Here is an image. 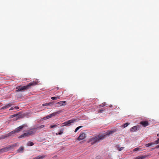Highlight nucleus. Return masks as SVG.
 Segmentation results:
<instances>
[{"label":"nucleus","instance_id":"obj_34","mask_svg":"<svg viewBox=\"0 0 159 159\" xmlns=\"http://www.w3.org/2000/svg\"><path fill=\"white\" fill-rule=\"evenodd\" d=\"M15 108L16 109H19V107H15Z\"/></svg>","mask_w":159,"mask_h":159},{"label":"nucleus","instance_id":"obj_22","mask_svg":"<svg viewBox=\"0 0 159 159\" xmlns=\"http://www.w3.org/2000/svg\"><path fill=\"white\" fill-rule=\"evenodd\" d=\"M27 144L28 146H32L34 145V143L31 142H29Z\"/></svg>","mask_w":159,"mask_h":159},{"label":"nucleus","instance_id":"obj_32","mask_svg":"<svg viewBox=\"0 0 159 159\" xmlns=\"http://www.w3.org/2000/svg\"><path fill=\"white\" fill-rule=\"evenodd\" d=\"M103 110H100L98 111V113H101L103 111Z\"/></svg>","mask_w":159,"mask_h":159},{"label":"nucleus","instance_id":"obj_11","mask_svg":"<svg viewBox=\"0 0 159 159\" xmlns=\"http://www.w3.org/2000/svg\"><path fill=\"white\" fill-rule=\"evenodd\" d=\"M62 112V111L61 110H59L58 111H57L56 112H53L50 115L52 116V117L55 116L56 115L59 114L60 113H61Z\"/></svg>","mask_w":159,"mask_h":159},{"label":"nucleus","instance_id":"obj_5","mask_svg":"<svg viewBox=\"0 0 159 159\" xmlns=\"http://www.w3.org/2000/svg\"><path fill=\"white\" fill-rule=\"evenodd\" d=\"M16 131L15 130L12 131L11 132H10L9 133H8V134L6 135V136H4V137H2V138H4L6 137H9V136H13L16 134Z\"/></svg>","mask_w":159,"mask_h":159},{"label":"nucleus","instance_id":"obj_23","mask_svg":"<svg viewBox=\"0 0 159 159\" xmlns=\"http://www.w3.org/2000/svg\"><path fill=\"white\" fill-rule=\"evenodd\" d=\"M52 117V116H51V115L50 114L47 116H46V117H45V118L46 119H48L49 118H51Z\"/></svg>","mask_w":159,"mask_h":159},{"label":"nucleus","instance_id":"obj_26","mask_svg":"<svg viewBox=\"0 0 159 159\" xmlns=\"http://www.w3.org/2000/svg\"><path fill=\"white\" fill-rule=\"evenodd\" d=\"M139 150V148H134L133 151L134 152H135V151H138Z\"/></svg>","mask_w":159,"mask_h":159},{"label":"nucleus","instance_id":"obj_9","mask_svg":"<svg viewBox=\"0 0 159 159\" xmlns=\"http://www.w3.org/2000/svg\"><path fill=\"white\" fill-rule=\"evenodd\" d=\"M24 126L25 125H23L20 126L18 127V128H16L15 130L16 133L19 132L23 129V128Z\"/></svg>","mask_w":159,"mask_h":159},{"label":"nucleus","instance_id":"obj_4","mask_svg":"<svg viewBox=\"0 0 159 159\" xmlns=\"http://www.w3.org/2000/svg\"><path fill=\"white\" fill-rule=\"evenodd\" d=\"M76 121L75 119H72L67 120L61 124V126L63 127L65 126H70Z\"/></svg>","mask_w":159,"mask_h":159},{"label":"nucleus","instance_id":"obj_40","mask_svg":"<svg viewBox=\"0 0 159 159\" xmlns=\"http://www.w3.org/2000/svg\"><path fill=\"white\" fill-rule=\"evenodd\" d=\"M83 127L82 126H80V128H81V127Z\"/></svg>","mask_w":159,"mask_h":159},{"label":"nucleus","instance_id":"obj_35","mask_svg":"<svg viewBox=\"0 0 159 159\" xmlns=\"http://www.w3.org/2000/svg\"><path fill=\"white\" fill-rule=\"evenodd\" d=\"M13 109V107H11L10 109L9 110H12Z\"/></svg>","mask_w":159,"mask_h":159},{"label":"nucleus","instance_id":"obj_20","mask_svg":"<svg viewBox=\"0 0 159 159\" xmlns=\"http://www.w3.org/2000/svg\"><path fill=\"white\" fill-rule=\"evenodd\" d=\"M153 144H154L153 143H148L145 144V146L148 147Z\"/></svg>","mask_w":159,"mask_h":159},{"label":"nucleus","instance_id":"obj_12","mask_svg":"<svg viewBox=\"0 0 159 159\" xmlns=\"http://www.w3.org/2000/svg\"><path fill=\"white\" fill-rule=\"evenodd\" d=\"M86 136V134L85 133H81L80 134V140L84 139Z\"/></svg>","mask_w":159,"mask_h":159},{"label":"nucleus","instance_id":"obj_19","mask_svg":"<svg viewBox=\"0 0 159 159\" xmlns=\"http://www.w3.org/2000/svg\"><path fill=\"white\" fill-rule=\"evenodd\" d=\"M44 125H42L38 127H34V128H36V129H41L44 128Z\"/></svg>","mask_w":159,"mask_h":159},{"label":"nucleus","instance_id":"obj_18","mask_svg":"<svg viewBox=\"0 0 159 159\" xmlns=\"http://www.w3.org/2000/svg\"><path fill=\"white\" fill-rule=\"evenodd\" d=\"M23 150V148L22 147H20L18 150V152H22Z\"/></svg>","mask_w":159,"mask_h":159},{"label":"nucleus","instance_id":"obj_42","mask_svg":"<svg viewBox=\"0 0 159 159\" xmlns=\"http://www.w3.org/2000/svg\"><path fill=\"white\" fill-rule=\"evenodd\" d=\"M157 136H159V134H157Z\"/></svg>","mask_w":159,"mask_h":159},{"label":"nucleus","instance_id":"obj_10","mask_svg":"<svg viewBox=\"0 0 159 159\" xmlns=\"http://www.w3.org/2000/svg\"><path fill=\"white\" fill-rule=\"evenodd\" d=\"M46 156L45 155H40L34 158L33 159H43Z\"/></svg>","mask_w":159,"mask_h":159},{"label":"nucleus","instance_id":"obj_27","mask_svg":"<svg viewBox=\"0 0 159 159\" xmlns=\"http://www.w3.org/2000/svg\"><path fill=\"white\" fill-rule=\"evenodd\" d=\"M80 129V126L78 127L75 130V132H76Z\"/></svg>","mask_w":159,"mask_h":159},{"label":"nucleus","instance_id":"obj_31","mask_svg":"<svg viewBox=\"0 0 159 159\" xmlns=\"http://www.w3.org/2000/svg\"><path fill=\"white\" fill-rule=\"evenodd\" d=\"M4 149H1L0 150V153L4 152Z\"/></svg>","mask_w":159,"mask_h":159},{"label":"nucleus","instance_id":"obj_28","mask_svg":"<svg viewBox=\"0 0 159 159\" xmlns=\"http://www.w3.org/2000/svg\"><path fill=\"white\" fill-rule=\"evenodd\" d=\"M80 129V126L78 127L75 130V132H76Z\"/></svg>","mask_w":159,"mask_h":159},{"label":"nucleus","instance_id":"obj_25","mask_svg":"<svg viewBox=\"0 0 159 159\" xmlns=\"http://www.w3.org/2000/svg\"><path fill=\"white\" fill-rule=\"evenodd\" d=\"M10 106V105H8L6 106L5 107H2V108L3 109H5L8 108Z\"/></svg>","mask_w":159,"mask_h":159},{"label":"nucleus","instance_id":"obj_15","mask_svg":"<svg viewBox=\"0 0 159 159\" xmlns=\"http://www.w3.org/2000/svg\"><path fill=\"white\" fill-rule=\"evenodd\" d=\"M52 104V103L51 102H50L48 103H44L43 104V106H50Z\"/></svg>","mask_w":159,"mask_h":159},{"label":"nucleus","instance_id":"obj_2","mask_svg":"<svg viewBox=\"0 0 159 159\" xmlns=\"http://www.w3.org/2000/svg\"><path fill=\"white\" fill-rule=\"evenodd\" d=\"M36 131V128H33L29 130L27 133H25L18 137L19 138H25L32 135L34 134Z\"/></svg>","mask_w":159,"mask_h":159},{"label":"nucleus","instance_id":"obj_29","mask_svg":"<svg viewBox=\"0 0 159 159\" xmlns=\"http://www.w3.org/2000/svg\"><path fill=\"white\" fill-rule=\"evenodd\" d=\"M63 133V131H60L59 133H58V134L59 135H61V134Z\"/></svg>","mask_w":159,"mask_h":159},{"label":"nucleus","instance_id":"obj_7","mask_svg":"<svg viewBox=\"0 0 159 159\" xmlns=\"http://www.w3.org/2000/svg\"><path fill=\"white\" fill-rule=\"evenodd\" d=\"M58 105V107L64 106L66 105V102L65 101H61L57 103Z\"/></svg>","mask_w":159,"mask_h":159},{"label":"nucleus","instance_id":"obj_3","mask_svg":"<svg viewBox=\"0 0 159 159\" xmlns=\"http://www.w3.org/2000/svg\"><path fill=\"white\" fill-rule=\"evenodd\" d=\"M37 84V83L36 82H31L28 84H27L26 86H19L17 87L16 89H17L16 90V91L18 92L19 91H21L22 90H23L27 89H28L30 86L32 85H36Z\"/></svg>","mask_w":159,"mask_h":159},{"label":"nucleus","instance_id":"obj_36","mask_svg":"<svg viewBox=\"0 0 159 159\" xmlns=\"http://www.w3.org/2000/svg\"><path fill=\"white\" fill-rule=\"evenodd\" d=\"M104 106H105V105H104V104H103V105H100V106H101V107H104Z\"/></svg>","mask_w":159,"mask_h":159},{"label":"nucleus","instance_id":"obj_13","mask_svg":"<svg viewBox=\"0 0 159 159\" xmlns=\"http://www.w3.org/2000/svg\"><path fill=\"white\" fill-rule=\"evenodd\" d=\"M146 157V156H139L135 158V159H144Z\"/></svg>","mask_w":159,"mask_h":159},{"label":"nucleus","instance_id":"obj_24","mask_svg":"<svg viewBox=\"0 0 159 159\" xmlns=\"http://www.w3.org/2000/svg\"><path fill=\"white\" fill-rule=\"evenodd\" d=\"M57 125H56V124H55V125H52L50 126V128H52L54 127H56Z\"/></svg>","mask_w":159,"mask_h":159},{"label":"nucleus","instance_id":"obj_43","mask_svg":"<svg viewBox=\"0 0 159 159\" xmlns=\"http://www.w3.org/2000/svg\"><path fill=\"white\" fill-rule=\"evenodd\" d=\"M158 155H159V152H158Z\"/></svg>","mask_w":159,"mask_h":159},{"label":"nucleus","instance_id":"obj_21","mask_svg":"<svg viewBox=\"0 0 159 159\" xmlns=\"http://www.w3.org/2000/svg\"><path fill=\"white\" fill-rule=\"evenodd\" d=\"M154 144H157L159 143V138L157 139L153 143Z\"/></svg>","mask_w":159,"mask_h":159},{"label":"nucleus","instance_id":"obj_37","mask_svg":"<svg viewBox=\"0 0 159 159\" xmlns=\"http://www.w3.org/2000/svg\"><path fill=\"white\" fill-rule=\"evenodd\" d=\"M77 140H80V136H79L78 137V138H77Z\"/></svg>","mask_w":159,"mask_h":159},{"label":"nucleus","instance_id":"obj_17","mask_svg":"<svg viewBox=\"0 0 159 159\" xmlns=\"http://www.w3.org/2000/svg\"><path fill=\"white\" fill-rule=\"evenodd\" d=\"M11 116L12 117H16V120H17V118L19 117L20 115L19 114L15 115H12Z\"/></svg>","mask_w":159,"mask_h":159},{"label":"nucleus","instance_id":"obj_16","mask_svg":"<svg viewBox=\"0 0 159 159\" xmlns=\"http://www.w3.org/2000/svg\"><path fill=\"white\" fill-rule=\"evenodd\" d=\"M60 98V96H58L57 97H53L51 98V99L52 100H57L59 99Z\"/></svg>","mask_w":159,"mask_h":159},{"label":"nucleus","instance_id":"obj_39","mask_svg":"<svg viewBox=\"0 0 159 159\" xmlns=\"http://www.w3.org/2000/svg\"><path fill=\"white\" fill-rule=\"evenodd\" d=\"M116 147L117 148H119V146H118V145L116 146Z\"/></svg>","mask_w":159,"mask_h":159},{"label":"nucleus","instance_id":"obj_8","mask_svg":"<svg viewBox=\"0 0 159 159\" xmlns=\"http://www.w3.org/2000/svg\"><path fill=\"white\" fill-rule=\"evenodd\" d=\"M140 124L143 126L146 127L149 125L148 122L147 121H143L140 122Z\"/></svg>","mask_w":159,"mask_h":159},{"label":"nucleus","instance_id":"obj_1","mask_svg":"<svg viewBox=\"0 0 159 159\" xmlns=\"http://www.w3.org/2000/svg\"><path fill=\"white\" fill-rule=\"evenodd\" d=\"M116 131V129L113 130L108 131L105 134L102 135H98L96 136L93 137L90 139L89 142H90L91 144L93 145L100 140H102L104 139L107 136H108L109 135L112 134Z\"/></svg>","mask_w":159,"mask_h":159},{"label":"nucleus","instance_id":"obj_14","mask_svg":"<svg viewBox=\"0 0 159 159\" xmlns=\"http://www.w3.org/2000/svg\"><path fill=\"white\" fill-rule=\"evenodd\" d=\"M129 124V123H125V124H124V125H121V127L122 128H124L126 127Z\"/></svg>","mask_w":159,"mask_h":159},{"label":"nucleus","instance_id":"obj_38","mask_svg":"<svg viewBox=\"0 0 159 159\" xmlns=\"http://www.w3.org/2000/svg\"><path fill=\"white\" fill-rule=\"evenodd\" d=\"M112 107V105H110L109 106V107Z\"/></svg>","mask_w":159,"mask_h":159},{"label":"nucleus","instance_id":"obj_6","mask_svg":"<svg viewBox=\"0 0 159 159\" xmlns=\"http://www.w3.org/2000/svg\"><path fill=\"white\" fill-rule=\"evenodd\" d=\"M139 128V125L134 126L131 128L130 131L131 132H136L137 131L138 129Z\"/></svg>","mask_w":159,"mask_h":159},{"label":"nucleus","instance_id":"obj_33","mask_svg":"<svg viewBox=\"0 0 159 159\" xmlns=\"http://www.w3.org/2000/svg\"><path fill=\"white\" fill-rule=\"evenodd\" d=\"M155 148H159V145L156 146L155 147Z\"/></svg>","mask_w":159,"mask_h":159},{"label":"nucleus","instance_id":"obj_41","mask_svg":"<svg viewBox=\"0 0 159 159\" xmlns=\"http://www.w3.org/2000/svg\"><path fill=\"white\" fill-rule=\"evenodd\" d=\"M154 149V148H152V149H151V150H153Z\"/></svg>","mask_w":159,"mask_h":159},{"label":"nucleus","instance_id":"obj_30","mask_svg":"<svg viewBox=\"0 0 159 159\" xmlns=\"http://www.w3.org/2000/svg\"><path fill=\"white\" fill-rule=\"evenodd\" d=\"M124 148L123 147H121L120 148H119V151H121Z\"/></svg>","mask_w":159,"mask_h":159}]
</instances>
